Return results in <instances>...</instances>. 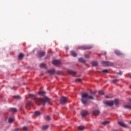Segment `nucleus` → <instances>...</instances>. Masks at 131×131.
<instances>
[{
  "instance_id": "obj_1",
  "label": "nucleus",
  "mask_w": 131,
  "mask_h": 131,
  "mask_svg": "<svg viewBox=\"0 0 131 131\" xmlns=\"http://www.w3.org/2000/svg\"><path fill=\"white\" fill-rule=\"evenodd\" d=\"M88 98L90 99V100H95V98L93 96L91 95L89 96V94L88 93H83L81 95V101L82 103V104H86L88 103Z\"/></svg>"
},
{
  "instance_id": "obj_2",
  "label": "nucleus",
  "mask_w": 131,
  "mask_h": 131,
  "mask_svg": "<svg viewBox=\"0 0 131 131\" xmlns=\"http://www.w3.org/2000/svg\"><path fill=\"white\" fill-rule=\"evenodd\" d=\"M31 99L32 100H34L35 102H36L38 106H40V105H43V106H45L46 105V102H47L46 99H41V98L37 99L36 100V96H34L33 97H32Z\"/></svg>"
},
{
  "instance_id": "obj_3",
  "label": "nucleus",
  "mask_w": 131,
  "mask_h": 131,
  "mask_svg": "<svg viewBox=\"0 0 131 131\" xmlns=\"http://www.w3.org/2000/svg\"><path fill=\"white\" fill-rule=\"evenodd\" d=\"M93 46L91 45H84L82 46H80L78 47L79 50H91V49H93Z\"/></svg>"
},
{
  "instance_id": "obj_4",
  "label": "nucleus",
  "mask_w": 131,
  "mask_h": 131,
  "mask_svg": "<svg viewBox=\"0 0 131 131\" xmlns=\"http://www.w3.org/2000/svg\"><path fill=\"white\" fill-rule=\"evenodd\" d=\"M67 100H68V97L61 96L60 99V104L61 105H65L67 103Z\"/></svg>"
},
{
  "instance_id": "obj_5",
  "label": "nucleus",
  "mask_w": 131,
  "mask_h": 131,
  "mask_svg": "<svg viewBox=\"0 0 131 131\" xmlns=\"http://www.w3.org/2000/svg\"><path fill=\"white\" fill-rule=\"evenodd\" d=\"M101 64H102L103 65H106V66H113L114 65V63H113V62L106 61H101Z\"/></svg>"
},
{
  "instance_id": "obj_6",
  "label": "nucleus",
  "mask_w": 131,
  "mask_h": 131,
  "mask_svg": "<svg viewBox=\"0 0 131 131\" xmlns=\"http://www.w3.org/2000/svg\"><path fill=\"white\" fill-rule=\"evenodd\" d=\"M81 115L82 116V117H85L89 114V112L88 111H86L85 110H82L80 113Z\"/></svg>"
},
{
  "instance_id": "obj_7",
  "label": "nucleus",
  "mask_w": 131,
  "mask_h": 131,
  "mask_svg": "<svg viewBox=\"0 0 131 131\" xmlns=\"http://www.w3.org/2000/svg\"><path fill=\"white\" fill-rule=\"evenodd\" d=\"M52 64L55 66H58V65H61V61L59 60H53L52 61Z\"/></svg>"
},
{
  "instance_id": "obj_8",
  "label": "nucleus",
  "mask_w": 131,
  "mask_h": 131,
  "mask_svg": "<svg viewBox=\"0 0 131 131\" xmlns=\"http://www.w3.org/2000/svg\"><path fill=\"white\" fill-rule=\"evenodd\" d=\"M93 114L95 116L100 115V111L99 110H95L92 112Z\"/></svg>"
},
{
  "instance_id": "obj_9",
  "label": "nucleus",
  "mask_w": 131,
  "mask_h": 131,
  "mask_svg": "<svg viewBox=\"0 0 131 131\" xmlns=\"http://www.w3.org/2000/svg\"><path fill=\"white\" fill-rule=\"evenodd\" d=\"M105 105H107V106H113V105H114V101H107L105 102Z\"/></svg>"
},
{
  "instance_id": "obj_10",
  "label": "nucleus",
  "mask_w": 131,
  "mask_h": 131,
  "mask_svg": "<svg viewBox=\"0 0 131 131\" xmlns=\"http://www.w3.org/2000/svg\"><path fill=\"white\" fill-rule=\"evenodd\" d=\"M46 55V52L44 51H39V52L38 53V56L40 58H42L45 55Z\"/></svg>"
},
{
  "instance_id": "obj_11",
  "label": "nucleus",
  "mask_w": 131,
  "mask_h": 131,
  "mask_svg": "<svg viewBox=\"0 0 131 131\" xmlns=\"http://www.w3.org/2000/svg\"><path fill=\"white\" fill-rule=\"evenodd\" d=\"M68 73L70 74V75H72V76H74L76 74V72L72 70H69L68 71Z\"/></svg>"
},
{
  "instance_id": "obj_12",
  "label": "nucleus",
  "mask_w": 131,
  "mask_h": 131,
  "mask_svg": "<svg viewBox=\"0 0 131 131\" xmlns=\"http://www.w3.org/2000/svg\"><path fill=\"white\" fill-rule=\"evenodd\" d=\"M115 53L117 56H124V54L121 53L119 50H115Z\"/></svg>"
},
{
  "instance_id": "obj_13",
  "label": "nucleus",
  "mask_w": 131,
  "mask_h": 131,
  "mask_svg": "<svg viewBox=\"0 0 131 131\" xmlns=\"http://www.w3.org/2000/svg\"><path fill=\"white\" fill-rule=\"evenodd\" d=\"M14 119H15V117H14V116H10L8 119V122L9 123H12V122L14 121Z\"/></svg>"
},
{
  "instance_id": "obj_14",
  "label": "nucleus",
  "mask_w": 131,
  "mask_h": 131,
  "mask_svg": "<svg viewBox=\"0 0 131 131\" xmlns=\"http://www.w3.org/2000/svg\"><path fill=\"white\" fill-rule=\"evenodd\" d=\"M118 123L119 125H120V126H122L123 127H127V125L121 121H119Z\"/></svg>"
},
{
  "instance_id": "obj_15",
  "label": "nucleus",
  "mask_w": 131,
  "mask_h": 131,
  "mask_svg": "<svg viewBox=\"0 0 131 131\" xmlns=\"http://www.w3.org/2000/svg\"><path fill=\"white\" fill-rule=\"evenodd\" d=\"M91 64L92 66H94V67H97V66L99 65V63H98V61L95 60L92 61Z\"/></svg>"
},
{
  "instance_id": "obj_16",
  "label": "nucleus",
  "mask_w": 131,
  "mask_h": 131,
  "mask_svg": "<svg viewBox=\"0 0 131 131\" xmlns=\"http://www.w3.org/2000/svg\"><path fill=\"white\" fill-rule=\"evenodd\" d=\"M24 54L23 53H19L18 57V60H20L21 61V60H22V59H23V58H24Z\"/></svg>"
},
{
  "instance_id": "obj_17",
  "label": "nucleus",
  "mask_w": 131,
  "mask_h": 131,
  "mask_svg": "<svg viewBox=\"0 0 131 131\" xmlns=\"http://www.w3.org/2000/svg\"><path fill=\"white\" fill-rule=\"evenodd\" d=\"M9 111L10 112H18V110H17V108L14 107L10 108L9 109Z\"/></svg>"
},
{
  "instance_id": "obj_18",
  "label": "nucleus",
  "mask_w": 131,
  "mask_h": 131,
  "mask_svg": "<svg viewBox=\"0 0 131 131\" xmlns=\"http://www.w3.org/2000/svg\"><path fill=\"white\" fill-rule=\"evenodd\" d=\"M71 56H73V57H76L77 56V53H76L74 51H71Z\"/></svg>"
},
{
  "instance_id": "obj_19",
  "label": "nucleus",
  "mask_w": 131,
  "mask_h": 131,
  "mask_svg": "<svg viewBox=\"0 0 131 131\" xmlns=\"http://www.w3.org/2000/svg\"><path fill=\"white\" fill-rule=\"evenodd\" d=\"M78 61L79 62H81L82 63H85V62H86V61L82 57L79 58L78 59Z\"/></svg>"
},
{
  "instance_id": "obj_20",
  "label": "nucleus",
  "mask_w": 131,
  "mask_h": 131,
  "mask_svg": "<svg viewBox=\"0 0 131 131\" xmlns=\"http://www.w3.org/2000/svg\"><path fill=\"white\" fill-rule=\"evenodd\" d=\"M34 115L36 116H40V115H41V113H40V112L38 111H36L34 112Z\"/></svg>"
},
{
  "instance_id": "obj_21",
  "label": "nucleus",
  "mask_w": 131,
  "mask_h": 131,
  "mask_svg": "<svg viewBox=\"0 0 131 131\" xmlns=\"http://www.w3.org/2000/svg\"><path fill=\"white\" fill-rule=\"evenodd\" d=\"M48 73H50V74H54L55 73V70H48L47 71Z\"/></svg>"
},
{
  "instance_id": "obj_22",
  "label": "nucleus",
  "mask_w": 131,
  "mask_h": 131,
  "mask_svg": "<svg viewBox=\"0 0 131 131\" xmlns=\"http://www.w3.org/2000/svg\"><path fill=\"white\" fill-rule=\"evenodd\" d=\"M38 95H41L44 96L46 94V91H39L38 92Z\"/></svg>"
},
{
  "instance_id": "obj_23",
  "label": "nucleus",
  "mask_w": 131,
  "mask_h": 131,
  "mask_svg": "<svg viewBox=\"0 0 131 131\" xmlns=\"http://www.w3.org/2000/svg\"><path fill=\"white\" fill-rule=\"evenodd\" d=\"M48 128H49V125H43L42 127V129H43V130H46V129H48Z\"/></svg>"
},
{
  "instance_id": "obj_24",
  "label": "nucleus",
  "mask_w": 131,
  "mask_h": 131,
  "mask_svg": "<svg viewBox=\"0 0 131 131\" xmlns=\"http://www.w3.org/2000/svg\"><path fill=\"white\" fill-rule=\"evenodd\" d=\"M13 98L15 100H20V99H21V97H20L19 95L13 96Z\"/></svg>"
},
{
  "instance_id": "obj_25",
  "label": "nucleus",
  "mask_w": 131,
  "mask_h": 131,
  "mask_svg": "<svg viewBox=\"0 0 131 131\" xmlns=\"http://www.w3.org/2000/svg\"><path fill=\"white\" fill-rule=\"evenodd\" d=\"M98 94L99 95H105V93H104V91L102 90H99L98 91Z\"/></svg>"
},
{
  "instance_id": "obj_26",
  "label": "nucleus",
  "mask_w": 131,
  "mask_h": 131,
  "mask_svg": "<svg viewBox=\"0 0 131 131\" xmlns=\"http://www.w3.org/2000/svg\"><path fill=\"white\" fill-rule=\"evenodd\" d=\"M110 123V122L109 121H104L101 122V124H103V125H106V124H108Z\"/></svg>"
},
{
  "instance_id": "obj_27",
  "label": "nucleus",
  "mask_w": 131,
  "mask_h": 131,
  "mask_svg": "<svg viewBox=\"0 0 131 131\" xmlns=\"http://www.w3.org/2000/svg\"><path fill=\"white\" fill-rule=\"evenodd\" d=\"M124 108L125 109H128V110H131V106L130 105H125Z\"/></svg>"
},
{
  "instance_id": "obj_28",
  "label": "nucleus",
  "mask_w": 131,
  "mask_h": 131,
  "mask_svg": "<svg viewBox=\"0 0 131 131\" xmlns=\"http://www.w3.org/2000/svg\"><path fill=\"white\" fill-rule=\"evenodd\" d=\"M78 129L79 130H83V129H84V127L83 126H79Z\"/></svg>"
},
{
  "instance_id": "obj_29",
  "label": "nucleus",
  "mask_w": 131,
  "mask_h": 131,
  "mask_svg": "<svg viewBox=\"0 0 131 131\" xmlns=\"http://www.w3.org/2000/svg\"><path fill=\"white\" fill-rule=\"evenodd\" d=\"M101 72H103V73H108L109 71H108V69H104Z\"/></svg>"
},
{
  "instance_id": "obj_30",
  "label": "nucleus",
  "mask_w": 131,
  "mask_h": 131,
  "mask_svg": "<svg viewBox=\"0 0 131 131\" xmlns=\"http://www.w3.org/2000/svg\"><path fill=\"white\" fill-rule=\"evenodd\" d=\"M90 94H91V95H95V94H97V91H90Z\"/></svg>"
},
{
  "instance_id": "obj_31",
  "label": "nucleus",
  "mask_w": 131,
  "mask_h": 131,
  "mask_svg": "<svg viewBox=\"0 0 131 131\" xmlns=\"http://www.w3.org/2000/svg\"><path fill=\"white\" fill-rule=\"evenodd\" d=\"M75 81H77L78 82H81V81H82V79L80 78L76 79L75 80Z\"/></svg>"
},
{
  "instance_id": "obj_32",
  "label": "nucleus",
  "mask_w": 131,
  "mask_h": 131,
  "mask_svg": "<svg viewBox=\"0 0 131 131\" xmlns=\"http://www.w3.org/2000/svg\"><path fill=\"white\" fill-rule=\"evenodd\" d=\"M114 103H115L116 105H118L119 101H118V99H115Z\"/></svg>"
},
{
  "instance_id": "obj_33",
  "label": "nucleus",
  "mask_w": 131,
  "mask_h": 131,
  "mask_svg": "<svg viewBox=\"0 0 131 131\" xmlns=\"http://www.w3.org/2000/svg\"><path fill=\"white\" fill-rule=\"evenodd\" d=\"M119 81V80L118 79H114L112 81V82H113V83H115L116 82H117Z\"/></svg>"
},
{
  "instance_id": "obj_34",
  "label": "nucleus",
  "mask_w": 131,
  "mask_h": 131,
  "mask_svg": "<svg viewBox=\"0 0 131 131\" xmlns=\"http://www.w3.org/2000/svg\"><path fill=\"white\" fill-rule=\"evenodd\" d=\"M85 58H86L87 59H89V58H91V56H90V55H89V54H85Z\"/></svg>"
},
{
  "instance_id": "obj_35",
  "label": "nucleus",
  "mask_w": 131,
  "mask_h": 131,
  "mask_svg": "<svg viewBox=\"0 0 131 131\" xmlns=\"http://www.w3.org/2000/svg\"><path fill=\"white\" fill-rule=\"evenodd\" d=\"M40 67H46V64L42 63L40 64Z\"/></svg>"
},
{
  "instance_id": "obj_36",
  "label": "nucleus",
  "mask_w": 131,
  "mask_h": 131,
  "mask_svg": "<svg viewBox=\"0 0 131 131\" xmlns=\"http://www.w3.org/2000/svg\"><path fill=\"white\" fill-rule=\"evenodd\" d=\"M23 129L24 130H27L28 129V127H27V126H24Z\"/></svg>"
},
{
  "instance_id": "obj_37",
  "label": "nucleus",
  "mask_w": 131,
  "mask_h": 131,
  "mask_svg": "<svg viewBox=\"0 0 131 131\" xmlns=\"http://www.w3.org/2000/svg\"><path fill=\"white\" fill-rule=\"evenodd\" d=\"M28 106H32V102L29 101L28 102Z\"/></svg>"
},
{
  "instance_id": "obj_38",
  "label": "nucleus",
  "mask_w": 131,
  "mask_h": 131,
  "mask_svg": "<svg viewBox=\"0 0 131 131\" xmlns=\"http://www.w3.org/2000/svg\"><path fill=\"white\" fill-rule=\"evenodd\" d=\"M29 96L30 97V98H33V97H35V95H34V94H29Z\"/></svg>"
},
{
  "instance_id": "obj_39",
  "label": "nucleus",
  "mask_w": 131,
  "mask_h": 131,
  "mask_svg": "<svg viewBox=\"0 0 131 131\" xmlns=\"http://www.w3.org/2000/svg\"><path fill=\"white\" fill-rule=\"evenodd\" d=\"M47 120H51V118L49 116H47Z\"/></svg>"
},
{
  "instance_id": "obj_40",
  "label": "nucleus",
  "mask_w": 131,
  "mask_h": 131,
  "mask_svg": "<svg viewBox=\"0 0 131 131\" xmlns=\"http://www.w3.org/2000/svg\"><path fill=\"white\" fill-rule=\"evenodd\" d=\"M117 74H119V75H122V73L121 72L117 73Z\"/></svg>"
},
{
  "instance_id": "obj_41",
  "label": "nucleus",
  "mask_w": 131,
  "mask_h": 131,
  "mask_svg": "<svg viewBox=\"0 0 131 131\" xmlns=\"http://www.w3.org/2000/svg\"><path fill=\"white\" fill-rule=\"evenodd\" d=\"M105 98H106V99H109L110 97H109L108 96H105Z\"/></svg>"
},
{
  "instance_id": "obj_42",
  "label": "nucleus",
  "mask_w": 131,
  "mask_h": 131,
  "mask_svg": "<svg viewBox=\"0 0 131 131\" xmlns=\"http://www.w3.org/2000/svg\"><path fill=\"white\" fill-rule=\"evenodd\" d=\"M57 74L58 75H59V74H61V72H58Z\"/></svg>"
},
{
  "instance_id": "obj_43",
  "label": "nucleus",
  "mask_w": 131,
  "mask_h": 131,
  "mask_svg": "<svg viewBox=\"0 0 131 131\" xmlns=\"http://www.w3.org/2000/svg\"><path fill=\"white\" fill-rule=\"evenodd\" d=\"M112 131H118L117 129H113Z\"/></svg>"
},
{
  "instance_id": "obj_44",
  "label": "nucleus",
  "mask_w": 131,
  "mask_h": 131,
  "mask_svg": "<svg viewBox=\"0 0 131 131\" xmlns=\"http://www.w3.org/2000/svg\"><path fill=\"white\" fill-rule=\"evenodd\" d=\"M19 130V129H18V128L15 129V130Z\"/></svg>"
},
{
  "instance_id": "obj_45",
  "label": "nucleus",
  "mask_w": 131,
  "mask_h": 131,
  "mask_svg": "<svg viewBox=\"0 0 131 131\" xmlns=\"http://www.w3.org/2000/svg\"><path fill=\"white\" fill-rule=\"evenodd\" d=\"M129 101L131 102V99L129 100Z\"/></svg>"
},
{
  "instance_id": "obj_46",
  "label": "nucleus",
  "mask_w": 131,
  "mask_h": 131,
  "mask_svg": "<svg viewBox=\"0 0 131 131\" xmlns=\"http://www.w3.org/2000/svg\"><path fill=\"white\" fill-rule=\"evenodd\" d=\"M24 85H25V83H24Z\"/></svg>"
},
{
  "instance_id": "obj_47",
  "label": "nucleus",
  "mask_w": 131,
  "mask_h": 131,
  "mask_svg": "<svg viewBox=\"0 0 131 131\" xmlns=\"http://www.w3.org/2000/svg\"><path fill=\"white\" fill-rule=\"evenodd\" d=\"M104 53H105V55H106V52H104Z\"/></svg>"
},
{
  "instance_id": "obj_48",
  "label": "nucleus",
  "mask_w": 131,
  "mask_h": 131,
  "mask_svg": "<svg viewBox=\"0 0 131 131\" xmlns=\"http://www.w3.org/2000/svg\"><path fill=\"white\" fill-rule=\"evenodd\" d=\"M130 78L131 79V76H130Z\"/></svg>"
},
{
  "instance_id": "obj_49",
  "label": "nucleus",
  "mask_w": 131,
  "mask_h": 131,
  "mask_svg": "<svg viewBox=\"0 0 131 131\" xmlns=\"http://www.w3.org/2000/svg\"><path fill=\"white\" fill-rule=\"evenodd\" d=\"M47 101H49V100H48V99H47Z\"/></svg>"
},
{
  "instance_id": "obj_50",
  "label": "nucleus",
  "mask_w": 131,
  "mask_h": 131,
  "mask_svg": "<svg viewBox=\"0 0 131 131\" xmlns=\"http://www.w3.org/2000/svg\"><path fill=\"white\" fill-rule=\"evenodd\" d=\"M47 101H49V100H48V99H47Z\"/></svg>"
}]
</instances>
